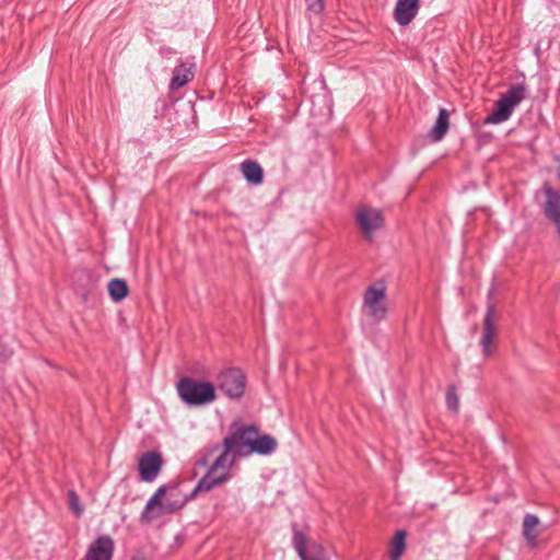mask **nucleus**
I'll return each mask as SVG.
<instances>
[{"instance_id": "obj_13", "label": "nucleus", "mask_w": 560, "mask_h": 560, "mask_svg": "<svg viewBox=\"0 0 560 560\" xmlns=\"http://www.w3.org/2000/svg\"><path fill=\"white\" fill-rule=\"evenodd\" d=\"M419 10V0H398L394 10L396 22L406 26L416 18Z\"/></svg>"}, {"instance_id": "obj_24", "label": "nucleus", "mask_w": 560, "mask_h": 560, "mask_svg": "<svg viewBox=\"0 0 560 560\" xmlns=\"http://www.w3.org/2000/svg\"><path fill=\"white\" fill-rule=\"evenodd\" d=\"M12 355V350L3 349V352H0V358L8 359Z\"/></svg>"}, {"instance_id": "obj_10", "label": "nucleus", "mask_w": 560, "mask_h": 560, "mask_svg": "<svg viewBox=\"0 0 560 560\" xmlns=\"http://www.w3.org/2000/svg\"><path fill=\"white\" fill-rule=\"evenodd\" d=\"M166 493V487H160L155 493L148 500L142 513L141 521L145 523H150L153 520L162 517L166 514H172L171 511H166V505L163 502L162 498Z\"/></svg>"}, {"instance_id": "obj_1", "label": "nucleus", "mask_w": 560, "mask_h": 560, "mask_svg": "<svg viewBox=\"0 0 560 560\" xmlns=\"http://www.w3.org/2000/svg\"><path fill=\"white\" fill-rule=\"evenodd\" d=\"M277 440L268 434H260L255 425L241 427L231 431L222 443L214 444L202 457L207 465L211 457L213 460L205 476L198 481L189 498L197 492H208L232 478L231 468L238 457H246L254 453L269 455L277 448Z\"/></svg>"}, {"instance_id": "obj_7", "label": "nucleus", "mask_w": 560, "mask_h": 560, "mask_svg": "<svg viewBox=\"0 0 560 560\" xmlns=\"http://www.w3.org/2000/svg\"><path fill=\"white\" fill-rule=\"evenodd\" d=\"M292 542L301 560H330L327 550L317 542L308 544L302 532L294 530Z\"/></svg>"}, {"instance_id": "obj_9", "label": "nucleus", "mask_w": 560, "mask_h": 560, "mask_svg": "<svg viewBox=\"0 0 560 560\" xmlns=\"http://www.w3.org/2000/svg\"><path fill=\"white\" fill-rule=\"evenodd\" d=\"M163 465V459L158 452H147L138 463V470L142 481L152 482L159 476Z\"/></svg>"}, {"instance_id": "obj_12", "label": "nucleus", "mask_w": 560, "mask_h": 560, "mask_svg": "<svg viewBox=\"0 0 560 560\" xmlns=\"http://www.w3.org/2000/svg\"><path fill=\"white\" fill-rule=\"evenodd\" d=\"M114 541L108 535L98 536L88 548L81 560H112Z\"/></svg>"}, {"instance_id": "obj_21", "label": "nucleus", "mask_w": 560, "mask_h": 560, "mask_svg": "<svg viewBox=\"0 0 560 560\" xmlns=\"http://www.w3.org/2000/svg\"><path fill=\"white\" fill-rule=\"evenodd\" d=\"M67 497L70 510L74 513L77 517H80L83 514L84 509L80 504L79 495L77 494L75 491L69 490Z\"/></svg>"}, {"instance_id": "obj_14", "label": "nucleus", "mask_w": 560, "mask_h": 560, "mask_svg": "<svg viewBox=\"0 0 560 560\" xmlns=\"http://www.w3.org/2000/svg\"><path fill=\"white\" fill-rule=\"evenodd\" d=\"M188 499L189 498L184 495L177 487H166V493L162 498L166 505V511H171L172 513L180 510Z\"/></svg>"}, {"instance_id": "obj_23", "label": "nucleus", "mask_w": 560, "mask_h": 560, "mask_svg": "<svg viewBox=\"0 0 560 560\" xmlns=\"http://www.w3.org/2000/svg\"><path fill=\"white\" fill-rule=\"evenodd\" d=\"M307 9L314 13H319L324 9V0H306Z\"/></svg>"}, {"instance_id": "obj_25", "label": "nucleus", "mask_w": 560, "mask_h": 560, "mask_svg": "<svg viewBox=\"0 0 560 560\" xmlns=\"http://www.w3.org/2000/svg\"><path fill=\"white\" fill-rule=\"evenodd\" d=\"M130 560H147V559L142 553L138 552V553L133 555Z\"/></svg>"}, {"instance_id": "obj_17", "label": "nucleus", "mask_w": 560, "mask_h": 560, "mask_svg": "<svg viewBox=\"0 0 560 560\" xmlns=\"http://www.w3.org/2000/svg\"><path fill=\"white\" fill-rule=\"evenodd\" d=\"M241 171L245 179L253 185H258L262 182L264 172L261 166L252 160H246L241 164Z\"/></svg>"}, {"instance_id": "obj_6", "label": "nucleus", "mask_w": 560, "mask_h": 560, "mask_svg": "<svg viewBox=\"0 0 560 560\" xmlns=\"http://www.w3.org/2000/svg\"><path fill=\"white\" fill-rule=\"evenodd\" d=\"M355 221L364 237L372 241V235L384 224V217L381 210L372 207H360L355 211Z\"/></svg>"}, {"instance_id": "obj_2", "label": "nucleus", "mask_w": 560, "mask_h": 560, "mask_svg": "<svg viewBox=\"0 0 560 560\" xmlns=\"http://www.w3.org/2000/svg\"><path fill=\"white\" fill-rule=\"evenodd\" d=\"M362 314L373 324L385 320L388 314L386 285L383 282L366 288L362 300Z\"/></svg>"}, {"instance_id": "obj_15", "label": "nucleus", "mask_w": 560, "mask_h": 560, "mask_svg": "<svg viewBox=\"0 0 560 560\" xmlns=\"http://www.w3.org/2000/svg\"><path fill=\"white\" fill-rule=\"evenodd\" d=\"M539 524V518L533 514H526L523 520V536L530 547L537 545V539L540 534L538 529Z\"/></svg>"}, {"instance_id": "obj_19", "label": "nucleus", "mask_w": 560, "mask_h": 560, "mask_svg": "<svg viewBox=\"0 0 560 560\" xmlns=\"http://www.w3.org/2000/svg\"><path fill=\"white\" fill-rule=\"evenodd\" d=\"M107 290L110 299L114 302L122 301L129 293L128 285L122 279H112L107 284Z\"/></svg>"}, {"instance_id": "obj_20", "label": "nucleus", "mask_w": 560, "mask_h": 560, "mask_svg": "<svg viewBox=\"0 0 560 560\" xmlns=\"http://www.w3.org/2000/svg\"><path fill=\"white\" fill-rule=\"evenodd\" d=\"M405 539L406 534L402 530H398L393 539L389 549L390 560H398L405 551Z\"/></svg>"}, {"instance_id": "obj_11", "label": "nucleus", "mask_w": 560, "mask_h": 560, "mask_svg": "<svg viewBox=\"0 0 560 560\" xmlns=\"http://www.w3.org/2000/svg\"><path fill=\"white\" fill-rule=\"evenodd\" d=\"M497 317L498 316L494 305L489 304L483 319V332L480 340L485 357H489L492 353L491 346L497 336Z\"/></svg>"}, {"instance_id": "obj_8", "label": "nucleus", "mask_w": 560, "mask_h": 560, "mask_svg": "<svg viewBox=\"0 0 560 560\" xmlns=\"http://www.w3.org/2000/svg\"><path fill=\"white\" fill-rule=\"evenodd\" d=\"M542 191L545 194L544 214L560 235V191L553 189L549 183L544 184Z\"/></svg>"}, {"instance_id": "obj_5", "label": "nucleus", "mask_w": 560, "mask_h": 560, "mask_svg": "<svg viewBox=\"0 0 560 560\" xmlns=\"http://www.w3.org/2000/svg\"><path fill=\"white\" fill-rule=\"evenodd\" d=\"M217 388L231 399H238L244 395L246 386L245 374L240 369H225L217 376Z\"/></svg>"}, {"instance_id": "obj_16", "label": "nucleus", "mask_w": 560, "mask_h": 560, "mask_svg": "<svg viewBox=\"0 0 560 560\" xmlns=\"http://www.w3.org/2000/svg\"><path fill=\"white\" fill-rule=\"evenodd\" d=\"M450 127V114L445 108H441L434 126L431 128L429 136L438 142L443 139Z\"/></svg>"}, {"instance_id": "obj_18", "label": "nucleus", "mask_w": 560, "mask_h": 560, "mask_svg": "<svg viewBox=\"0 0 560 560\" xmlns=\"http://www.w3.org/2000/svg\"><path fill=\"white\" fill-rule=\"evenodd\" d=\"M194 78V72L191 70V66H188L186 63H180L178 67L175 68L173 78L170 83V88L172 90H177L185 84H187L189 81H191Z\"/></svg>"}, {"instance_id": "obj_4", "label": "nucleus", "mask_w": 560, "mask_h": 560, "mask_svg": "<svg viewBox=\"0 0 560 560\" xmlns=\"http://www.w3.org/2000/svg\"><path fill=\"white\" fill-rule=\"evenodd\" d=\"M526 89L522 84L512 85L495 103L494 110L488 115L486 125H499L506 121L514 108L525 98Z\"/></svg>"}, {"instance_id": "obj_3", "label": "nucleus", "mask_w": 560, "mask_h": 560, "mask_svg": "<svg viewBox=\"0 0 560 560\" xmlns=\"http://www.w3.org/2000/svg\"><path fill=\"white\" fill-rule=\"evenodd\" d=\"M179 397L188 405L201 406L215 400V387L209 382L182 378L177 384Z\"/></svg>"}, {"instance_id": "obj_22", "label": "nucleus", "mask_w": 560, "mask_h": 560, "mask_svg": "<svg viewBox=\"0 0 560 560\" xmlns=\"http://www.w3.org/2000/svg\"><path fill=\"white\" fill-rule=\"evenodd\" d=\"M446 405H447V407L450 409H452L455 412L458 410L459 399H458V396H457V393H456V388H455L454 385H450L447 387Z\"/></svg>"}]
</instances>
